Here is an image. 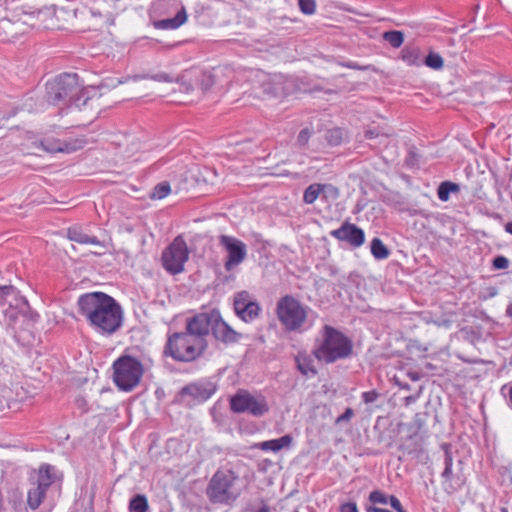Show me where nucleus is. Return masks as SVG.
Masks as SVG:
<instances>
[{
	"instance_id": "f257e3e1",
	"label": "nucleus",
	"mask_w": 512,
	"mask_h": 512,
	"mask_svg": "<svg viewBox=\"0 0 512 512\" xmlns=\"http://www.w3.org/2000/svg\"><path fill=\"white\" fill-rule=\"evenodd\" d=\"M78 312L97 333L111 335L123 322V310L111 296L102 292L85 293L78 298Z\"/></svg>"
},
{
	"instance_id": "f03ea898",
	"label": "nucleus",
	"mask_w": 512,
	"mask_h": 512,
	"mask_svg": "<svg viewBox=\"0 0 512 512\" xmlns=\"http://www.w3.org/2000/svg\"><path fill=\"white\" fill-rule=\"evenodd\" d=\"M353 351L352 341L339 330L325 325L317 340L313 355L325 363L348 358Z\"/></svg>"
},
{
	"instance_id": "7ed1b4c3",
	"label": "nucleus",
	"mask_w": 512,
	"mask_h": 512,
	"mask_svg": "<svg viewBox=\"0 0 512 512\" xmlns=\"http://www.w3.org/2000/svg\"><path fill=\"white\" fill-rule=\"evenodd\" d=\"M241 493L239 475L232 469H218L206 487V496L215 505L232 506Z\"/></svg>"
},
{
	"instance_id": "20e7f679",
	"label": "nucleus",
	"mask_w": 512,
	"mask_h": 512,
	"mask_svg": "<svg viewBox=\"0 0 512 512\" xmlns=\"http://www.w3.org/2000/svg\"><path fill=\"white\" fill-rule=\"evenodd\" d=\"M276 312L286 331L301 333L312 326V322L309 320L311 309L293 296L282 297L277 303Z\"/></svg>"
},
{
	"instance_id": "39448f33",
	"label": "nucleus",
	"mask_w": 512,
	"mask_h": 512,
	"mask_svg": "<svg viewBox=\"0 0 512 512\" xmlns=\"http://www.w3.org/2000/svg\"><path fill=\"white\" fill-rule=\"evenodd\" d=\"M0 309L7 326L15 329L29 314L27 299L14 286H0Z\"/></svg>"
},
{
	"instance_id": "423d86ee",
	"label": "nucleus",
	"mask_w": 512,
	"mask_h": 512,
	"mask_svg": "<svg viewBox=\"0 0 512 512\" xmlns=\"http://www.w3.org/2000/svg\"><path fill=\"white\" fill-rule=\"evenodd\" d=\"M207 348V342L186 332L173 333L168 337L165 354L176 361L190 362L199 358Z\"/></svg>"
},
{
	"instance_id": "0eeeda50",
	"label": "nucleus",
	"mask_w": 512,
	"mask_h": 512,
	"mask_svg": "<svg viewBox=\"0 0 512 512\" xmlns=\"http://www.w3.org/2000/svg\"><path fill=\"white\" fill-rule=\"evenodd\" d=\"M81 92L77 74L59 75L47 85V99L53 105H78Z\"/></svg>"
},
{
	"instance_id": "6e6552de",
	"label": "nucleus",
	"mask_w": 512,
	"mask_h": 512,
	"mask_svg": "<svg viewBox=\"0 0 512 512\" xmlns=\"http://www.w3.org/2000/svg\"><path fill=\"white\" fill-rule=\"evenodd\" d=\"M113 380L116 386L122 391H131L139 383L144 373L142 363L132 357L123 356L117 359L114 364Z\"/></svg>"
},
{
	"instance_id": "1a4fd4ad",
	"label": "nucleus",
	"mask_w": 512,
	"mask_h": 512,
	"mask_svg": "<svg viewBox=\"0 0 512 512\" xmlns=\"http://www.w3.org/2000/svg\"><path fill=\"white\" fill-rule=\"evenodd\" d=\"M189 259L187 243L182 236H177L161 255L162 266L170 274H179L184 270Z\"/></svg>"
},
{
	"instance_id": "9d476101",
	"label": "nucleus",
	"mask_w": 512,
	"mask_h": 512,
	"mask_svg": "<svg viewBox=\"0 0 512 512\" xmlns=\"http://www.w3.org/2000/svg\"><path fill=\"white\" fill-rule=\"evenodd\" d=\"M57 478L56 469L49 464L40 466L37 479L32 483L28 491V505L31 509H37L43 502L48 490L55 483Z\"/></svg>"
},
{
	"instance_id": "9b49d317",
	"label": "nucleus",
	"mask_w": 512,
	"mask_h": 512,
	"mask_svg": "<svg viewBox=\"0 0 512 512\" xmlns=\"http://www.w3.org/2000/svg\"><path fill=\"white\" fill-rule=\"evenodd\" d=\"M230 407L235 413H249L254 417H261L269 410L264 396L253 395L244 390H240L230 399Z\"/></svg>"
},
{
	"instance_id": "f8f14e48",
	"label": "nucleus",
	"mask_w": 512,
	"mask_h": 512,
	"mask_svg": "<svg viewBox=\"0 0 512 512\" xmlns=\"http://www.w3.org/2000/svg\"><path fill=\"white\" fill-rule=\"evenodd\" d=\"M218 239L219 245L226 252L224 268L228 272L232 271L246 259L247 246L243 241L234 236L220 235Z\"/></svg>"
},
{
	"instance_id": "ddd939ff",
	"label": "nucleus",
	"mask_w": 512,
	"mask_h": 512,
	"mask_svg": "<svg viewBox=\"0 0 512 512\" xmlns=\"http://www.w3.org/2000/svg\"><path fill=\"white\" fill-rule=\"evenodd\" d=\"M234 311L242 321L249 323L259 316L261 308L247 291H241L234 297Z\"/></svg>"
},
{
	"instance_id": "4468645a",
	"label": "nucleus",
	"mask_w": 512,
	"mask_h": 512,
	"mask_svg": "<svg viewBox=\"0 0 512 512\" xmlns=\"http://www.w3.org/2000/svg\"><path fill=\"white\" fill-rule=\"evenodd\" d=\"M330 236L339 241L346 242L354 248L362 246L365 242L364 231L349 222H345L338 229L330 231Z\"/></svg>"
},
{
	"instance_id": "2eb2a0df",
	"label": "nucleus",
	"mask_w": 512,
	"mask_h": 512,
	"mask_svg": "<svg viewBox=\"0 0 512 512\" xmlns=\"http://www.w3.org/2000/svg\"><path fill=\"white\" fill-rule=\"evenodd\" d=\"M212 325V318L207 313H200L187 320L185 332L202 342H207L206 338L212 330Z\"/></svg>"
},
{
	"instance_id": "dca6fc26",
	"label": "nucleus",
	"mask_w": 512,
	"mask_h": 512,
	"mask_svg": "<svg viewBox=\"0 0 512 512\" xmlns=\"http://www.w3.org/2000/svg\"><path fill=\"white\" fill-rule=\"evenodd\" d=\"M212 332L215 338L223 342H235L238 339V333L220 318L213 319Z\"/></svg>"
},
{
	"instance_id": "f3484780",
	"label": "nucleus",
	"mask_w": 512,
	"mask_h": 512,
	"mask_svg": "<svg viewBox=\"0 0 512 512\" xmlns=\"http://www.w3.org/2000/svg\"><path fill=\"white\" fill-rule=\"evenodd\" d=\"M187 21V12L184 6L176 12L174 17L161 19L153 22V26L160 30H175Z\"/></svg>"
},
{
	"instance_id": "a211bd4d",
	"label": "nucleus",
	"mask_w": 512,
	"mask_h": 512,
	"mask_svg": "<svg viewBox=\"0 0 512 512\" xmlns=\"http://www.w3.org/2000/svg\"><path fill=\"white\" fill-rule=\"evenodd\" d=\"M293 438L290 435H284L277 439H271L263 441L257 445L262 451L279 452L283 448H287L291 445Z\"/></svg>"
},
{
	"instance_id": "6ab92c4d",
	"label": "nucleus",
	"mask_w": 512,
	"mask_h": 512,
	"mask_svg": "<svg viewBox=\"0 0 512 512\" xmlns=\"http://www.w3.org/2000/svg\"><path fill=\"white\" fill-rule=\"evenodd\" d=\"M295 362L297 369L302 375L310 377L317 374V370L313 364V359L307 353L299 352L295 357Z\"/></svg>"
},
{
	"instance_id": "aec40b11",
	"label": "nucleus",
	"mask_w": 512,
	"mask_h": 512,
	"mask_svg": "<svg viewBox=\"0 0 512 512\" xmlns=\"http://www.w3.org/2000/svg\"><path fill=\"white\" fill-rule=\"evenodd\" d=\"M182 396H191L198 403L204 402L212 395V391L204 388L201 385L191 384L184 387L181 391Z\"/></svg>"
},
{
	"instance_id": "412c9836",
	"label": "nucleus",
	"mask_w": 512,
	"mask_h": 512,
	"mask_svg": "<svg viewBox=\"0 0 512 512\" xmlns=\"http://www.w3.org/2000/svg\"><path fill=\"white\" fill-rule=\"evenodd\" d=\"M67 233L68 238L71 241L77 242L79 244H91L101 246V242L97 237L90 236L84 233L79 227H70Z\"/></svg>"
},
{
	"instance_id": "4be33fe9",
	"label": "nucleus",
	"mask_w": 512,
	"mask_h": 512,
	"mask_svg": "<svg viewBox=\"0 0 512 512\" xmlns=\"http://www.w3.org/2000/svg\"><path fill=\"white\" fill-rule=\"evenodd\" d=\"M402 60L409 66H421L423 59L419 48H408L402 51Z\"/></svg>"
},
{
	"instance_id": "5701e85b",
	"label": "nucleus",
	"mask_w": 512,
	"mask_h": 512,
	"mask_svg": "<svg viewBox=\"0 0 512 512\" xmlns=\"http://www.w3.org/2000/svg\"><path fill=\"white\" fill-rule=\"evenodd\" d=\"M129 512H148L149 504L147 497L143 494H137L132 497L128 505Z\"/></svg>"
},
{
	"instance_id": "b1692460",
	"label": "nucleus",
	"mask_w": 512,
	"mask_h": 512,
	"mask_svg": "<svg viewBox=\"0 0 512 512\" xmlns=\"http://www.w3.org/2000/svg\"><path fill=\"white\" fill-rule=\"evenodd\" d=\"M325 188L326 185L324 184H311L304 191L303 201L306 204H313Z\"/></svg>"
},
{
	"instance_id": "393cba45",
	"label": "nucleus",
	"mask_w": 512,
	"mask_h": 512,
	"mask_svg": "<svg viewBox=\"0 0 512 512\" xmlns=\"http://www.w3.org/2000/svg\"><path fill=\"white\" fill-rule=\"evenodd\" d=\"M459 190L460 187L458 184L450 181H444L439 185L437 195L441 201L445 202L449 200L450 193L458 192Z\"/></svg>"
},
{
	"instance_id": "a878e982",
	"label": "nucleus",
	"mask_w": 512,
	"mask_h": 512,
	"mask_svg": "<svg viewBox=\"0 0 512 512\" xmlns=\"http://www.w3.org/2000/svg\"><path fill=\"white\" fill-rule=\"evenodd\" d=\"M371 254L373 255V257L377 260H383V259H386L388 258L389 256V250L388 248L384 245V243L382 242V240H380L379 238H374L372 241H371Z\"/></svg>"
},
{
	"instance_id": "bb28decb",
	"label": "nucleus",
	"mask_w": 512,
	"mask_h": 512,
	"mask_svg": "<svg viewBox=\"0 0 512 512\" xmlns=\"http://www.w3.org/2000/svg\"><path fill=\"white\" fill-rule=\"evenodd\" d=\"M383 39L393 48H399L404 42V35L397 30L387 31L383 34Z\"/></svg>"
},
{
	"instance_id": "cd10ccee",
	"label": "nucleus",
	"mask_w": 512,
	"mask_h": 512,
	"mask_svg": "<svg viewBox=\"0 0 512 512\" xmlns=\"http://www.w3.org/2000/svg\"><path fill=\"white\" fill-rule=\"evenodd\" d=\"M423 63L434 70H439L443 67L444 61L440 54L435 52H430Z\"/></svg>"
},
{
	"instance_id": "c85d7f7f",
	"label": "nucleus",
	"mask_w": 512,
	"mask_h": 512,
	"mask_svg": "<svg viewBox=\"0 0 512 512\" xmlns=\"http://www.w3.org/2000/svg\"><path fill=\"white\" fill-rule=\"evenodd\" d=\"M44 149L50 153L56 152H72L74 150L69 144L61 143V142H47L44 144Z\"/></svg>"
},
{
	"instance_id": "c756f323",
	"label": "nucleus",
	"mask_w": 512,
	"mask_h": 512,
	"mask_svg": "<svg viewBox=\"0 0 512 512\" xmlns=\"http://www.w3.org/2000/svg\"><path fill=\"white\" fill-rule=\"evenodd\" d=\"M170 191H171V188H170L169 183L161 182L154 187V189L151 193V198L158 199V200L163 199L169 195Z\"/></svg>"
},
{
	"instance_id": "7c9ffc66",
	"label": "nucleus",
	"mask_w": 512,
	"mask_h": 512,
	"mask_svg": "<svg viewBox=\"0 0 512 512\" xmlns=\"http://www.w3.org/2000/svg\"><path fill=\"white\" fill-rule=\"evenodd\" d=\"M138 79H151V80H154L157 82H173L174 81V78L165 72H160L157 74L147 75V76H143V77L136 76L135 80H138Z\"/></svg>"
},
{
	"instance_id": "2f4dec72",
	"label": "nucleus",
	"mask_w": 512,
	"mask_h": 512,
	"mask_svg": "<svg viewBox=\"0 0 512 512\" xmlns=\"http://www.w3.org/2000/svg\"><path fill=\"white\" fill-rule=\"evenodd\" d=\"M388 495L383 493L382 491L375 490L372 491L369 495V500L373 504H388Z\"/></svg>"
},
{
	"instance_id": "473e14b6",
	"label": "nucleus",
	"mask_w": 512,
	"mask_h": 512,
	"mask_svg": "<svg viewBox=\"0 0 512 512\" xmlns=\"http://www.w3.org/2000/svg\"><path fill=\"white\" fill-rule=\"evenodd\" d=\"M300 10L307 15H311L315 12L316 3L315 0H298Z\"/></svg>"
},
{
	"instance_id": "72a5a7b5",
	"label": "nucleus",
	"mask_w": 512,
	"mask_h": 512,
	"mask_svg": "<svg viewBox=\"0 0 512 512\" xmlns=\"http://www.w3.org/2000/svg\"><path fill=\"white\" fill-rule=\"evenodd\" d=\"M452 465H453L452 457L449 454H446V457H445V469L442 472V477L445 478L446 480H449L451 478V475H452Z\"/></svg>"
},
{
	"instance_id": "f704fd0d",
	"label": "nucleus",
	"mask_w": 512,
	"mask_h": 512,
	"mask_svg": "<svg viewBox=\"0 0 512 512\" xmlns=\"http://www.w3.org/2000/svg\"><path fill=\"white\" fill-rule=\"evenodd\" d=\"M509 266V260L505 256H497L493 259L495 269H506Z\"/></svg>"
},
{
	"instance_id": "c9c22d12",
	"label": "nucleus",
	"mask_w": 512,
	"mask_h": 512,
	"mask_svg": "<svg viewBox=\"0 0 512 512\" xmlns=\"http://www.w3.org/2000/svg\"><path fill=\"white\" fill-rule=\"evenodd\" d=\"M379 394L375 390L366 391L362 393V400L364 403L369 404L377 400Z\"/></svg>"
},
{
	"instance_id": "e433bc0d",
	"label": "nucleus",
	"mask_w": 512,
	"mask_h": 512,
	"mask_svg": "<svg viewBox=\"0 0 512 512\" xmlns=\"http://www.w3.org/2000/svg\"><path fill=\"white\" fill-rule=\"evenodd\" d=\"M242 512H269V507L261 501V504L248 505Z\"/></svg>"
},
{
	"instance_id": "4c0bfd02",
	"label": "nucleus",
	"mask_w": 512,
	"mask_h": 512,
	"mask_svg": "<svg viewBox=\"0 0 512 512\" xmlns=\"http://www.w3.org/2000/svg\"><path fill=\"white\" fill-rule=\"evenodd\" d=\"M388 504H390V506L396 510L397 512H406L404 509H403V506L401 504V502L399 501V499L393 495H390L388 497Z\"/></svg>"
},
{
	"instance_id": "58836bf2",
	"label": "nucleus",
	"mask_w": 512,
	"mask_h": 512,
	"mask_svg": "<svg viewBox=\"0 0 512 512\" xmlns=\"http://www.w3.org/2000/svg\"><path fill=\"white\" fill-rule=\"evenodd\" d=\"M310 138V132L308 129H303L300 131L299 135H298V143L300 145H305L307 144L308 140Z\"/></svg>"
},
{
	"instance_id": "ea45409f",
	"label": "nucleus",
	"mask_w": 512,
	"mask_h": 512,
	"mask_svg": "<svg viewBox=\"0 0 512 512\" xmlns=\"http://www.w3.org/2000/svg\"><path fill=\"white\" fill-rule=\"evenodd\" d=\"M340 512H358V508L355 502H348L340 506Z\"/></svg>"
},
{
	"instance_id": "a19ab883",
	"label": "nucleus",
	"mask_w": 512,
	"mask_h": 512,
	"mask_svg": "<svg viewBox=\"0 0 512 512\" xmlns=\"http://www.w3.org/2000/svg\"><path fill=\"white\" fill-rule=\"evenodd\" d=\"M353 415V411L351 408H347L346 411L337 418V422L349 420Z\"/></svg>"
},
{
	"instance_id": "79ce46f5",
	"label": "nucleus",
	"mask_w": 512,
	"mask_h": 512,
	"mask_svg": "<svg viewBox=\"0 0 512 512\" xmlns=\"http://www.w3.org/2000/svg\"><path fill=\"white\" fill-rule=\"evenodd\" d=\"M334 134L337 135V140L335 141V144H337L339 142L338 138H341L342 132L339 129H336L334 131H331V136H333Z\"/></svg>"
},
{
	"instance_id": "37998d69",
	"label": "nucleus",
	"mask_w": 512,
	"mask_h": 512,
	"mask_svg": "<svg viewBox=\"0 0 512 512\" xmlns=\"http://www.w3.org/2000/svg\"><path fill=\"white\" fill-rule=\"evenodd\" d=\"M377 136H378V134H377V133H375V132H374V131H372V130H369V131H367V132H366V137H367V138L372 139V138L377 137Z\"/></svg>"
},
{
	"instance_id": "c03bdc74",
	"label": "nucleus",
	"mask_w": 512,
	"mask_h": 512,
	"mask_svg": "<svg viewBox=\"0 0 512 512\" xmlns=\"http://www.w3.org/2000/svg\"><path fill=\"white\" fill-rule=\"evenodd\" d=\"M505 231L512 234V222H508L506 225H505Z\"/></svg>"
},
{
	"instance_id": "a18cd8bd",
	"label": "nucleus",
	"mask_w": 512,
	"mask_h": 512,
	"mask_svg": "<svg viewBox=\"0 0 512 512\" xmlns=\"http://www.w3.org/2000/svg\"><path fill=\"white\" fill-rule=\"evenodd\" d=\"M414 401H415V398L413 396H408V397L405 398L406 405H408V404H410V403H412Z\"/></svg>"
},
{
	"instance_id": "49530a36",
	"label": "nucleus",
	"mask_w": 512,
	"mask_h": 512,
	"mask_svg": "<svg viewBox=\"0 0 512 512\" xmlns=\"http://www.w3.org/2000/svg\"><path fill=\"white\" fill-rule=\"evenodd\" d=\"M507 314L512 315V304L507 307Z\"/></svg>"
},
{
	"instance_id": "de8ad7c7",
	"label": "nucleus",
	"mask_w": 512,
	"mask_h": 512,
	"mask_svg": "<svg viewBox=\"0 0 512 512\" xmlns=\"http://www.w3.org/2000/svg\"><path fill=\"white\" fill-rule=\"evenodd\" d=\"M509 401L512 403V386L509 389Z\"/></svg>"
}]
</instances>
